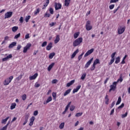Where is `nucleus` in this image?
<instances>
[{
	"label": "nucleus",
	"mask_w": 130,
	"mask_h": 130,
	"mask_svg": "<svg viewBox=\"0 0 130 130\" xmlns=\"http://www.w3.org/2000/svg\"><path fill=\"white\" fill-rule=\"evenodd\" d=\"M82 42H83V38H78L73 42V46L74 47L79 46V45H80Z\"/></svg>",
	"instance_id": "1"
},
{
	"label": "nucleus",
	"mask_w": 130,
	"mask_h": 130,
	"mask_svg": "<svg viewBox=\"0 0 130 130\" xmlns=\"http://www.w3.org/2000/svg\"><path fill=\"white\" fill-rule=\"evenodd\" d=\"M14 79V77L11 76L8 78H6L4 81L3 84L5 86H8L12 82V80Z\"/></svg>",
	"instance_id": "2"
},
{
	"label": "nucleus",
	"mask_w": 130,
	"mask_h": 130,
	"mask_svg": "<svg viewBox=\"0 0 130 130\" xmlns=\"http://www.w3.org/2000/svg\"><path fill=\"white\" fill-rule=\"evenodd\" d=\"M118 34L120 35L125 31V26L119 25L117 29Z\"/></svg>",
	"instance_id": "3"
},
{
	"label": "nucleus",
	"mask_w": 130,
	"mask_h": 130,
	"mask_svg": "<svg viewBox=\"0 0 130 130\" xmlns=\"http://www.w3.org/2000/svg\"><path fill=\"white\" fill-rule=\"evenodd\" d=\"M116 85H117V82H114L113 84L110 86V89H109V92H111V91H115V89H116Z\"/></svg>",
	"instance_id": "4"
},
{
	"label": "nucleus",
	"mask_w": 130,
	"mask_h": 130,
	"mask_svg": "<svg viewBox=\"0 0 130 130\" xmlns=\"http://www.w3.org/2000/svg\"><path fill=\"white\" fill-rule=\"evenodd\" d=\"M85 27H86V29L87 31H90V30L92 29V26L91 25V21H90V20H88L86 22Z\"/></svg>",
	"instance_id": "5"
},
{
	"label": "nucleus",
	"mask_w": 130,
	"mask_h": 130,
	"mask_svg": "<svg viewBox=\"0 0 130 130\" xmlns=\"http://www.w3.org/2000/svg\"><path fill=\"white\" fill-rule=\"evenodd\" d=\"M31 45L30 43L27 44L26 46L24 47L23 48V53H26L28 49H30V48L31 47Z\"/></svg>",
	"instance_id": "6"
},
{
	"label": "nucleus",
	"mask_w": 130,
	"mask_h": 130,
	"mask_svg": "<svg viewBox=\"0 0 130 130\" xmlns=\"http://www.w3.org/2000/svg\"><path fill=\"white\" fill-rule=\"evenodd\" d=\"M13 16V12H7L5 13V19H8V18H11Z\"/></svg>",
	"instance_id": "7"
},
{
	"label": "nucleus",
	"mask_w": 130,
	"mask_h": 130,
	"mask_svg": "<svg viewBox=\"0 0 130 130\" xmlns=\"http://www.w3.org/2000/svg\"><path fill=\"white\" fill-rule=\"evenodd\" d=\"M94 52V49L92 48L90 50H89L88 51L86 52V53L84 55V57H87L88 55H90L91 53H93Z\"/></svg>",
	"instance_id": "8"
},
{
	"label": "nucleus",
	"mask_w": 130,
	"mask_h": 130,
	"mask_svg": "<svg viewBox=\"0 0 130 130\" xmlns=\"http://www.w3.org/2000/svg\"><path fill=\"white\" fill-rule=\"evenodd\" d=\"M55 11H58V10H60L61 9V4L60 3H55Z\"/></svg>",
	"instance_id": "9"
},
{
	"label": "nucleus",
	"mask_w": 130,
	"mask_h": 130,
	"mask_svg": "<svg viewBox=\"0 0 130 130\" xmlns=\"http://www.w3.org/2000/svg\"><path fill=\"white\" fill-rule=\"evenodd\" d=\"M93 58H91L89 60H88L87 63L85 65V69H88L89 67L90 66V64H91V62L93 61Z\"/></svg>",
	"instance_id": "10"
},
{
	"label": "nucleus",
	"mask_w": 130,
	"mask_h": 130,
	"mask_svg": "<svg viewBox=\"0 0 130 130\" xmlns=\"http://www.w3.org/2000/svg\"><path fill=\"white\" fill-rule=\"evenodd\" d=\"M30 122L29 123V126H32L33 125V123H34V121L35 120V117L34 116H32L30 119H29Z\"/></svg>",
	"instance_id": "11"
},
{
	"label": "nucleus",
	"mask_w": 130,
	"mask_h": 130,
	"mask_svg": "<svg viewBox=\"0 0 130 130\" xmlns=\"http://www.w3.org/2000/svg\"><path fill=\"white\" fill-rule=\"evenodd\" d=\"M12 57H13V55H12V54H10L6 57L3 58L2 59V61H7V60H8L9 58H12Z\"/></svg>",
	"instance_id": "12"
},
{
	"label": "nucleus",
	"mask_w": 130,
	"mask_h": 130,
	"mask_svg": "<svg viewBox=\"0 0 130 130\" xmlns=\"http://www.w3.org/2000/svg\"><path fill=\"white\" fill-rule=\"evenodd\" d=\"M37 77H38V73H35L34 75L30 76L29 79L30 81H32V80H35Z\"/></svg>",
	"instance_id": "13"
},
{
	"label": "nucleus",
	"mask_w": 130,
	"mask_h": 130,
	"mask_svg": "<svg viewBox=\"0 0 130 130\" xmlns=\"http://www.w3.org/2000/svg\"><path fill=\"white\" fill-rule=\"evenodd\" d=\"M17 106V104L16 103H13L11 104V106H10V109L11 110H13V109H15L16 108V107Z\"/></svg>",
	"instance_id": "14"
},
{
	"label": "nucleus",
	"mask_w": 130,
	"mask_h": 130,
	"mask_svg": "<svg viewBox=\"0 0 130 130\" xmlns=\"http://www.w3.org/2000/svg\"><path fill=\"white\" fill-rule=\"evenodd\" d=\"M52 48V43H50L48 44L47 46L46 47L47 50H50Z\"/></svg>",
	"instance_id": "15"
},
{
	"label": "nucleus",
	"mask_w": 130,
	"mask_h": 130,
	"mask_svg": "<svg viewBox=\"0 0 130 130\" xmlns=\"http://www.w3.org/2000/svg\"><path fill=\"white\" fill-rule=\"evenodd\" d=\"M16 45H17V43L16 42H13L9 45V48H13V47H14V46H16Z\"/></svg>",
	"instance_id": "16"
},
{
	"label": "nucleus",
	"mask_w": 130,
	"mask_h": 130,
	"mask_svg": "<svg viewBox=\"0 0 130 130\" xmlns=\"http://www.w3.org/2000/svg\"><path fill=\"white\" fill-rule=\"evenodd\" d=\"M59 40H60V38H59V35H57L54 40V43H58Z\"/></svg>",
	"instance_id": "17"
},
{
	"label": "nucleus",
	"mask_w": 130,
	"mask_h": 130,
	"mask_svg": "<svg viewBox=\"0 0 130 130\" xmlns=\"http://www.w3.org/2000/svg\"><path fill=\"white\" fill-rule=\"evenodd\" d=\"M75 83V80H71L70 82L67 84V87H71Z\"/></svg>",
	"instance_id": "18"
},
{
	"label": "nucleus",
	"mask_w": 130,
	"mask_h": 130,
	"mask_svg": "<svg viewBox=\"0 0 130 130\" xmlns=\"http://www.w3.org/2000/svg\"><path fill=\"white\" fill-rule=\"evenodd\" d=\"M70 3H71V0H65L64 1L65 7H69V6H70Z\"/></svg>",
	"instance_id": "19"
},
{
	"label": "nucleus",
	"mask_w": 130,
	"mask_h": 130,
	"mask_svg": "<svg viewBox=\"0 0 130 130\" xmlns=\"http://www.w3.org/2000/svg\"><path fill=\"white\" fill-rule=\"evenodd\" d=\"M79 52V49H77L73 53V54L71 55V58H74L75 56L77 55V53Z\"/></svg>",
	"instance_id": "20"
},
{
	"label": "nucleus",
	"mask_w": 130,
	"mask_h": 130,
	"mask_svg": "<svg viewBox=\"0 0 130 130\" xmlns=\"http://www.w3.org/2000/svg\"><path fill=\"white\" fill-rule=\"evenodd\" d=\"M40 13V8H37L36 10L34 11V15L35 16H37V15H38Z\"/></svg>",
	"instance_id": "21"
},
{
	"label": "nucleus",
	"mask_w": 130,
	"mask_h": 130,
	"mask_svg": "<svg viewBox=\"0 0 130 130\" xmlns=\"http://www.w3.org/2000/svg\"><path fill=\"white\" fill-rule=\"evenodd\" d=\"M71 91H72V89L70 88L66 91L64 92L63 96H67L68 94H70L71 93Z\"/></svg>",
	"instance_id": "22"
},
{
	"label": "nucleus",
	"mask_w": 130,
	"mask_h": 130,
	"mask_svg": "<svg viewBox=\"0 0 130 130\" xmlns=\"http://www.w3.org/2000/svg\"><path fill=\"white\" fill-rule=\"evenodd\" d=\"M54 66V63H52L48 67V71L50 72V71H51V69L53 68V66Z\"/></svg>",
	"instance_id": "23"
},
{
	"label": "nucleus",
	"mask_w": 130,
	"mask_h": 130,
	"mask_svg": "<svg viewBox=\"0 0 130 130\" xmlns=\"http://www.w3.org/2000/svg\"><path fill=\"white\" fill-rule=\"evenodd\" d=\"M98 63H100V61L99 60V59L97 58L95 60H94L93 64L96 66V64H98Z\"/></svg>",
	"instance_id": "24"
},
{
	"label": "nucleus",
	"mask_w": 130,
	"mask_h": 130,
	"mask_svg": "<svg viewBox=\"0 0 130 130\" xmlns=\"http://www.w3.org/2000/svg\"><path fill=\"white\" fill-rule=\"evenodd\" d=\"M79 35H80V32H75L74 34V39H77V38L79 37Z\"/></svg>",
	"instance_id": "25"
},
{
	"label": "nucleus",
	"mask_w": 130,
	"mask_h": 130,
	"mask_svg": "<svg viewBox=\"0 0 130 130\" xmlns=\"http://www.w3.org/2000/svg\"><path fill=\"white\" fill-rule=\"evenodd\" d=\"M120 62V57L118 56L117 58H116L115 63L117 64V63H119V62Z\"/></svg>",
	"instance_id": "26"
},
{
	"label": "nucleus",
	"mask_w": 130,
	"mask_h": 130,
	"mask_svg": "<svg viewBox=\"0 0 130 130\" xmlns=\"http://www.w3.org/2000/svg\"><path fill=\"white\" fill-rule=\"evenodd\" d=\"M18 29H19V27L18 26H13L12 27V31L13 32H17L18 31Z\"/></svg>",
	"instance_id": "27"
},
{
	"label": "nucleus",
	"mask_w": 130,
	"mask_h": 130,
	"mask_svg": "<svg viewBox=\"0 0 130 130\" xmlns=\"http://www.w3.org/2000/svg\"><path fill=\"white\" fill-rule=\"evenodd\" d=\"M52 96L53 97V100H55H55H56V92H52Z\"/></svg>",
	"instance_id": "28"
},
{
	"label": "nucleus",
	"mask_w": 130,
	"mask_h": 130,
	"mask_svg": "<svg viewBox=\"0 0 130 130\" xmlns=\"http://www.w3.org/2000/svg\"><path fill=\"white\" fill-rule=\"evenodd\" d=\"M54 55H55V53H54V52L51 53L49 54V58H50V59H52V58H53V56H54Z\"/></svg>",
	"instance_id": "29"
},
{
	"label": "nucleus",
	"mask_w": 130,
	"mask_h": 130,
	"mask_svg": "<svg viewBox=\"0 0 130 130\" xmlns=\"http://www.w3.org/2000/svg\"><path fill=\"white\" fill-rule=\"evenodd\" d=\"M71 104H72V102H70L67 105V106L66 107V111H68V110H69V108L70 107V106H71Z\"/></svg>",
	"instance_id": "30"
},
{
	"label": "nucleus",
	"mask_w": 130,
	"mask_h": 130,
	"mask_svg": "<svg viewBox=\"0 0 130 130\" xmlns=\"http://www.w3.org/2000/svg\"><path fill=\"white\" fill-rule=\"evenodd\" d=\"M10 118V117H7L6 119H3L2 121V123H4V124H6L7 123V121H8V119Z\"/></svg>",
	"instance_id": "31"
},
{
	"label": "nucleus",
	"mask_w": 130,
	"mask_h": 130,
	"mask_svg": "<svg viewBox=\"0 0 130 130\" xmlns=\"http://www.w3.org/2000/svg\"><path fill=\"white\" fill-rule=\"evenodd\" d=\"M120 102H121V96H119L118 99V101L116 102V105H118L120 104Z\"/></svg>",
	"instance_id": "32"
},
{
	"label": "nucleus",
	"mask_w": 130,
	"mask_h": 130,
	"mask_svg": "<svg viewBox=\"0 0 130 130\" xmlns=\"http://www.w3.org/2000/svg\"><path fill=\"white\" fill-rule=\"evenodd\" d=\"M50 16H51L50 14H49V13H48V12H46L45 13L44 17L45 18H49V17H50Z\"/></svg>",
	"instance_id": "33"
},
{
	"label": "nucleus",
	"mask_w": 130,
	"mask_h": 130,
	"mask_svg": "<svg viewBox=\"0 0 130 130\" xmlns=\"http://www.w3.org/2000/svg\"><path fill=\"white\" fill-rule=\"evenodd\" d=\"M59 127L60 129H62V128H63V127H64V122L61 123L59 125Z\"/></svg>",
	"instance_id": "34"
},
{
	"label": "nucleus",
	"mask_w": 130,
	"mask_h": 130,
	"mask_svg": "<svg viewBox=\"0 0 130 130\" xmlns=\"http://www.w3.org/2000/svg\"><path fill=\"white\" fill-rule=\"evenodd\" d=\"M46 101H47V103H49V102H51V101H52V97H51V96H49Z\"/></svg>",
	"instance_id": "35"
},
{
	"label": "nucleus",
	"mask_w": 130,
	"mask_h": 130,
	"mask_svg": "<svg viewBox=\"0 0 130 130\" xmlns=\"http://www.w3.org/2000/svg\"><path fill=\"white\" fill-rule=\"evenodd\" d=\"M84 52H82L78 57V61H80L82 57H83V55H84Z\"/></svg>",
	"instance_id": "36"
},
{
	"label": "nucleus",
	"mask_w": 130,
	"mask_h": 130,
	"mask_svg": "<svg viewBox=\"0 0 130 130\" xmlns=\"http://www.w3.org/2000/svg\"><path fill=\"white\" fill-rule=\"evenodd\" d=\"M31 18V16L30 15H28L25 17V22L26 23H28L29 22V20H30V18Z\"/></svg>",
	"instance_id": "37"
},
{
	"label": "nucleus",
	"mask_w": 130,
	"mask_h": 130,
	"mask_svg": "<svg viewBox=\"0 0 130 130\" xmlns=\"http://www.w3.org/2000/svg\"><path fill=\"white\" fill-rule=\"evenodd\" d=\"M21 98L22 100H23V101H25V100L27 99V95H26V94H23L21 96Z\"/></svg>",
	"instance_id": "38"
},
{
	"label": "nucleus",
	"mask_w": 130,
	"mask_h": 130,
	"mask_svg": "<svg viewBox=\"0 0 130 130\" xmlns=\"http://www.w3.org/2000/svg\"><path fill=\"white\" fill-rule=\"evenodd\" d=\"M50 14H51V15H53V13H54V11H53V8H50L49 9Z\"/></svg>",
	"instance_id": "39"
},
{
	"label": "nucleus",
	"mask_w": 130,
	"mask_h": 130,
	"mask_svg": "<svg viewBox=\"0 0 130 130\" xmlns=\"http://www.w3.org/2000/svg\"><path fill=\"white\" fill-rule=\"evenodd\" d=\"M75 108H76V106H74V105H72L71 107H70V111H74L75 110Z\"/></svg>",
	"instance_id": "40"
},
{
	"label": "nucleus",
	"mask_w": 130,
	"mask_h": 130,
	"mask_svg": "<svg viewBox=\"0 0 130 130\" xmlns=\"http://www.w3.org/2000/svg\"><path fill=\"white\" fill-rule=\"evenodd\" d=\"M21 36V33H19L17 35H15L14 37V39H18Z\"/></svg>",
	"instance_id": "41"
},
{
	"label": "nucleus",
	"mask_w": 130,
	"mask_h": 130,
	"mask_svg": "<svg viewBox=\"0 0 130 130\" xmlns=\"http://www.w3.org/2000/svg\"><path fill=\"white\" fill-rule=\"evenodd\" d=\"M86 75L87 74L86 73H83V75H82L81 76V80H85Z\"/></svg>",
	"instance_id": "42"
},
{
	"label": "nucleus",
	"mask_w": 130,
	"mask_h": 130,
	"mask_svg": "<svg viewBox=\"0 0 130 130\" xmlns=\"http://www.w3.org/2000/svg\"><path fill=\"white\" fill-rule=\"evenodd\" d=\"M115 54H116V52H114V53H113L111 56V58L112 59H115L114 57H115Z\"/></svg>",
	"instance_id": "43"
},
{
	"label": "nucleus",
	"mask_w": 130,
	"mask_h": 130,
	"mask_svg": "<svg viewBox=\"0 0 130 130\" xmlns=\"http://www.w3.org/2000/svg\"><path fill=\"white\" fill-rule=\"evenodd\" d=\"M83 113H77L76 114L75 116L76 117H79V116H82Z\"/></svg>",
	"instance_id": "44"
},
{
	"label": "nucleus",
	"mask_w": 130,
	"mask_h": 130,
	"mask_svg": "<svg viewBox=\"0 0 130 130\" xmlns=\"http://www.w3.org/2000/svg\"><path fill=\"white\" fill-rule=\"evenodd\" d=\"M124 107V103H122L121 104L120 106H119L118 107V109H121V108H123V107Z\"/></svg>",
	"instance_id": "45"
},
{
	"label": "nucleus",
	"mask_w": 130,
	"mask_h": 130,
	"mask_svg": "<svg viewBox=\"0 0 130 130\" xmlns=\"http://www.w3.org/2000/svg\"><path fill=\"white\" fill-rule=\"evenodd\" d=\"M127 116V112H126L124 114H122L121 116L122 118H124Z\"/></svg>",
	"instance_id": "46"
},
{
	"label": "nucleus",
	"mask_w": 130,
	"mask_h": 130,
	"mask_svg": "<svg viewBox=\"0 0 130 130\" xmlns=\"http://www.w3.org/2000/svg\"><path fill=\"white\" fill-rule=\"evenodd\" d=\"M46 45H47V42L45 41L42 43L41 46L42 47H44V46H46Z\"/></svg>",
	"instance_id": "47"
},
{
	"label": "nucleus",
	"mask_w": 130,
	"mask_h": 130,
	"mask_svg": "<svg viewBox=\"0 0 130 130\" xmlns=\"http://www.w3.org/2000/svg\"><path fill=\"white\" fill-rule=\"evenodd\" d=\"M122 81H123V79L121 76V77H120L119 79H118L117 80V81L116 82H117V83H118V82H120L121 83V82H122Z\"/></svg>",
	"instance_id": "48"
},
{
	"label": "nucleus",
	"mask_w": 130,
	"mask_h": 130,
	"mask_svg": "<svg viewBox=\"0 0 130 130\" xmlns=\"http://www.w3.org/2000/svg\"><path fill=\"white\" fill-rule=\"evenodd\" d=\"M115 59H111L110 62H109V66H111L114 62Z\"/></svg>",
	"instance_id": "49"
},
{
	"label": "nucleus",
	"mask_w": 130,
	"mask_h": 130,
	"mask_svg": "<svg viewBox=\"0 0 130 130\" xmlns=\"http://www.w3.org/2000/svg\"><path fill=\"white\" fill-rule=\"evenodd\" d=\"M95 68H96V66L93 64L92 67L90 68V71H94V70H95Z\"/></svg>",
	"instance_id": "50"
},
{
	"label": "nucleus",
	"mask_w": 130,
	"mask_h": 130,
	"mask_svg": "<svg viewBox=\"0 0 130 130\" xmlns=\"http://www.w3.org/2000/svg\"><path fill=\"white\" fill-rule=\"evenodd\" d=\"M9 39H10V37L8 36L5 37L4 38V41L3 42V43H5V41L7 40H9Z\"/></svg>",
	"instance_id": "51"
},
{
	"label": "nucleus",
	"mask_w": 130,
	"mask_h": 130,
	"mask_svg": "<svg viewBox=\"0 0 130 130\" xmlns=\"http://www.w3.org/2000/svg\"><path fill=\"white\" fill-rule=\"evenodd\" d=\"M35 88H39V87H40V84L39 83L36 82L35 83Z\"/></svg>",
	"instance_id": "52"
},
{
	"label": "nucleus",
	"mask_w": 130,
	"mask_h": 130,
	"mask_svg": "<svg viewBox=\"0 0 130 130\" xmlns=\"http://www.w3.org/2000/svg\"><path fill=\"white\" fill-rule=\"evenodd\" d=\"M55 24H56V22H51V23H49V26L50 27H53Z\"/></svg>",
	"instance_id": "53"
},
{
	"label": "nucleus",
	"mask_w": 130,
	"mask_h": 130,
	"mask_svg": "<svg viewBox=\"0 0 130 130\" xmlns=\"http://www.w3.org/2000/svg\"><path fill=\"white\" fill-rule=\"evenodd\" d=\"M114 6H115L114 4H112L111 5H110L109 6L110 10L113 9L114 8Z\"/></svg>",
	"instance_id": "54"
},
{
	"label": "nucleus",
	"mask_w": 130,
	"mask_h": 130,
	"mask_svg": "<svg viewBox=\"0 0 130 130\" xmlns=\"http://www.w3.org/2000/svg\"><path fill=\"white\" fill-rule=\"evenodd\" d=\"M34 116H36L38 115V111L36 110L34 112Z\"/></svg>",
	"instance_id": "55"
},
{
	"label": "nucleus",
	"mask_w": 130,
	"mask_h": 130,
	"mask_svg": "<svg viewBox=\"0 0 130 130\" xmlns=\"http://www.w3.org/2000/svg\"><path fill=\"white\" fill-rule=\"evenodd\" d=\"M57 83V79H53L52 81V84H56Z\"/></svg>",
	"instance_id": "56"
},
{
	"label": "nucleus",
	"mask_w": 130,
	"mask_h": 130,
	"mask_svg": "<svg viewBox=\"0 0 130 130\" xmlns=\"http://www.w3.org/2000/svg\"><path fill=\"white\" fill-rule=\"evenodd\" d=\"M21 79H22V75H19L18 77L16 78V80H17V81H20Z\"/></svg>",
	"instance_id": "57"
},
{
	"label": "nucleus",
	"mask_w": 130,
	"mask_h": 130,
	"mask_svg": "<svg viewBox=\"0 0 130 130\" xmlns=\"http://www.w3.org/2000/svg\"><path fill=\"white\" fill-rule=\"evenodd\" d=\"M47 6H48V4H46V3H45V4H44V7L42 8V10H45Z\"/></svg>",
	"instance_id": "58"
},
{
	"label": "nucleus",
	"mask_w": 130,
	"mask_h": 130,
	"mask_svg": "<svg viewBox=\"0 0 130 130\" xmlns=\"http://www.w3.org/2000/svg\"><path fill=\"white\" fill-rule=\"evenodd\" d=\"M117 2H118V0H111L110 3L112 4L113 3H117Z\"/></svg>",
	"instance_id": "59"
},
{
	"label": "nucleus",
	"mask_w": 130,
	"mask_h": 130,
	"mask_svg": "<svg viewBox=\"0 0 130 130\" xmlns=\"http://www.w3.org/2000/svg\"><path fill=\"white\" fill-rule=\"evenodd\" d=\"M78 91H79L77 88H74L73 90V93H77V92H78Z\"/></svg>",
	"instance_id": "60"
},
{
	"label": "nucleus",
	"mask_w": 130,
	"mask_h": 130,
	"mask_svg": "<svg viewBox=\"0 0 130 130\" xmlns=\"http://www.w3.org/2000/svg\"><path fill=\"white\" fill-rule=\"evenodd\" d=\"M20 23L21 24L23 23V17H21L19 19Z\"/></svg>",
	"instance_id": "61"
},
{
	"label": "nucleus",
	"mask_w": 130,
	"mask_h": 130,
	"mask_svg": "<svg viewBox=\"0 0 130 130\" xmlns=\"http://www.w3.org/2000/svg\"><path fill=\"white\" fill-rule=\"evenodd\" d=\"M29 34H27V35H25V39H28L29 38H30V37L29 36Z\"/></svg>",
	"instance_id": "62"
},
{
	"label": "nucleus",
	"mask_w": 130,
	"mask_h": 130,
	"mask_svg": "<svg viewBox=\"0 0 130 130\" xmlns=\"http://www.w3.org/2000/svg\"><path fill=\"white\" fill-rule=\"evenodd\" d=\"M29 119V115H26L25 116V120H27Z\"/></svg>",
	"instance_id": "63"
},
{
	"label": "nucleus",
	"mask_w": 130,
	"mask_h": 130,
	"mask_svg": "<svg viewBox=\"0 0 130 130\" xmlns=\"http://www.w3.org/2000/svg\"><path fill=\"white\" fill-rule=\"evenodd\" d=\"M7 128H8V126L5 125L4 127H3L2 129V130H7Z\"/></svg>",
	"instance_id": "64"
}]
</instances>
